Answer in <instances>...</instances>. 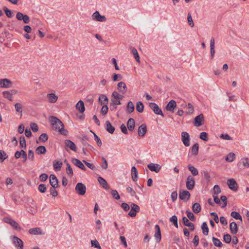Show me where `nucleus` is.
<instances>
[{"mask_svg":"<svg viewBox=\"0 0 249 249\" xmlns=\"http://www.w3.org/2000/svg\"><path fill=\"white\" fill-rule=\"evenodd\" d=\"M50 121L54 130L60 132L63 135L67 136L68 132L64 128V124L59 119L54 116H51Z\"/></svg>","mask_w":249,"mask_h":249,"instance_id":"obj_1","label":"nucleus"},{"mask_svg":"<svg viewBox=\"0 0 249 249\" xmlns=\"http://www.w3.org/2000/svg\"><path fill=\"white\" fill-rule=\"evenodd\" d=\"M75 190L78 194L81 196H83L86 193V187L83 183L78 182L76 185Z\"/></svg>","mask_w":249,"mask_h":249,"instance_id":"obj_2","label":"nucleus"},{"mask_svg":"<svg viewBox=\"0 0 249 249\" xmlns=\"http://www.w3.org/2000/svg\"><path fill=\"white\" fill-rule=\"evenodd\" d=\"M149 107L153 111V112L157 115H160L162 117L164 115L162 113L161 109L159 107L158 105L155 103H150L149 104Z\"/></svg>","mask_w":249,"mask_h":249,"instance_id":"obj_3","label":"nucleus"},{"mask_svg":"<svg viewBox=\"0 0 249 249\" xmlns=\"http://www.w3.org/2000/svg\"><path fill=\"white\" fill-rule=\"evenodd\" d=\"M92 19L93 20L100 21V22H105L107 20V18L105 16L101 15L99 12L97 11H95L92 15Z\"/></svg>","mask_w":249,"mask_h":249,"instance_id":"obj_4","label":"nucleus"},{"mask_svg":"<svg viewBox=\"0 0 249 249\" xmlns=\"http://www.w3.org/2000/svg\"><path fill=\"white\" fill-rule=\"evenodd\" d=\"M130 206L131 209L128 213V214L130 217H133L136 215L137 213L140 211V208L138 205L135 203H131Z\"/></svg>","mask_w":249,"mask_h":249,"instance_id":"obj_5","label":"nucleus"},{"mask_svg":"<svg viewBox=\"0 0 249 249\" xmlns=\"http://www.w3.org/2000/svg\"><path fill=\"white\" fill-rule=\"evenodd\" d=\"M5 222L9 224L15 230L18 231H20L21 229L18 224L16 221L10 218H5Z\"/></svg>","mask_w":249,"mask_h":249,"instance_id":"obj_6","label":"nucleus"},{"mask_svg":"<svg viewBox=\"0 0 249 249\" xmlns=\"http://www.w3.org/2000/svg\"><path fill=\"white\" fill-rule=\"evenodd\" d=\"M12 241L14 245L18 249H23V242L21 239L18 237L14 236L12 237Z\"/></svg>","mask_w":249,"mask_h":249,"instance_id":"obj_7","label":"nucleus"},{"mask_svg":"<svg viewBox=\"0 0 249 249\" xmlns=\"http://www.w3.org/2000/svg\"><path fill=\"white\" fill-rule=\"evenodd\" d=\"M18 91L16 89H11L8 91H4L2 92L3 97L8 99L9 101L13 100V95L17 94Z\"/></svg>","mask_w":249,"mask_h":249,"instance_id":"obj_8","label":"nucleus"},{"mask_svg":"<svg viewBox=\"0 0 249 249\" xmlns=\"http://www.w3.org/2000/svg\"><path fill=\"white\" fill-rule=\"evenodd\" d=\"M195 185V181L194 178L192 176H189L187 178L186 188L189 190H192L194 189Z\"/></svg>","mask_w":249,"mask_h":249,"instance_id":"obj_9","label":"nucleus"},{"mask_svg":"<svg viewBox=\"0 0 249 249\" xmlns=\"http://www.w3.org/2000/svg\"><path fill=\"white\" fill-rule=\"evenodd\" d=\"M204 121V115L203 114H200L196 116L194 121V125L195 126H200L202 124V122Z\"/></svg>","mask_w":249,"mask_h":249,"instance_id":"obj_10","label":"nucleus"},{"mask_svg":"<svg viewBox=\"0 0 249 249\" xmlns=\"http://www.w3.org/2000/svg\"><path fill=\"white\" fill-rule=\"evenodd\" d=\"M227 184L230 189L233 191H236L238 189V185L235 180L233 179H229L227 180Z\"/></svg>","mask_w":249,"mask_h":249,"instance_id":"obj_11","label":"nucleus"},{"mask_svg":"<svg viewBox=\"0 0 249 249\" xmlns=\"http://www.w3.org/2000/svg\"><path fill=\"white\" fill-rule=\"evenodd\" d=\"M190 193L186 190L180 191L179 193V198L180 199L187 201L189 199L190 197Z\"/></svg>","mask_w":249,"mask_h":249,"instance_id":"obj_12","label":"nucleus"},{"mask_svg":"<svg viewBox=\"0 0 249 249\" xmlns=\"http://www.w3.org/2000/svg\"><path fill=\"white\" fill-rule=\"evenodd\" d=\"M12 85V82L7 79H2L0 80V88H11Z\"/></svg>","mask_w":249,"mask_h":249,"instance_id":"obj_13","label":"nucleus"},{"mask_svg":"<svg viewBox=\"0 0 249 249\" xmlns=\"http://www.w3.org/2000/svg\"><path fill=\"white\" fill-rule=\"evenodd\" d=\"M181 140L183 144L186 146H188L190 145V136L189 134L186 132H182L181 133Z\"/></svg>","mask_w":249,"mask_h":249,"instance_id":"obj_14","label":"nucleus"},{"mask_svg":"<svg viewBox=\"0 0 249 249\" xmlns=\"http://www.w3.org/2000/svg\"><path fill=\"white\" fill-rule=\"evenodd\" d=\"M177 107V104L175 101L172 100L170 101L166 106V109L167 111L174 112L175 108Z\"/></svg>","mask_w":249,"mask_h":249,"instance_id":"obj_15","label":"nucleus"},{"mask_svg":"<svg viewBox=\"0 0 249 249\" xmlns=\"http://www.w3.org/2000/svg\"><path fill=\"white\" fill-rule=\"evenodd\" d=\"M147 167L151 171H154L156 173L159 172L161 169V166L159 164L153 163L148 164Z\"/></svg>","mask_w":249,"mask_h":249,"instance_id":"obj_16","label":"nucleus"},{"mask_svg":"<svg viewBox=\"0 0 249 249\" xmlns=\"http://www.w3.org/2000/svg\"><path fill=\"white\" fill-rule=\"evenodd\" d=\"M156 231L154 234V237L156 240L157 243H159L161 240V232L160 227L158 225H156L155 226Z\"/></svg>","mask_w":249,"mask_h":249,"instance_id":"obj_17","label":"nucleus"},{"mask_svg":"<svg viewBox=\"0 0 249 249\" xmlns=\"http://www.w3.org/2000/svg\"><path fill=\"white\" fill-rule=\"evenodd\" d=\"M29 233L32 235H42L45 234L44 232H42L41 228L38 227L29 229Z\"/></svg>","mask_w":249,"mask_h":249,"instance_id":"obj_18","label":"nucleus"},{"mask_svg":"<svg viewBox=\"0 0 249 249\" xmlns=\"http://www.w3.org/2000/svg\"><path fill=\"white\" fill-rule=\"evenodd\" d=\"M71 162L74 165L81 169L82 170L84 171L86 170V168L80 160L75 158H73L71 160Z\"/></svg>","mask_w":249,"mask_h":249,"instance_id":"obj_19","label":"nucleus"},{"mask_svg":"<svg viewBox=\"0 0 249 249\" xmlns=\"http://www.w3.org/2000/svg\"><path fill=\"white\" fill-rule=\"evenodd\" d=\"M147 132V127L145 124L141 125L138 129V133L140 137H143L145 135Z\"/></svg>","mask_w":249,"mask_h":249,"instance_id":"obj_20","label":"nucleus"},{"mask_svg":"<svg viewBox=\"0 0 249 249\" xmlns=\"http://www.w3.org/2000/svg\"><path fill=\"white\" fill-rule=\"evenodd\" d=\"M50 183L53 187H58V181L54 175H51L50 176Z\"/></svg>","mask_w":249,"mask_h":249,"instance_id":"obj_21","label":"nucleus"},{"mask_svg":"<svg viewBox=\"0 0 249 249\" xmlns=\"http://www.w3.org/2000/svg\"><path fill=\"white\" fill-rule=\"evenodd\" d=\"M117 89L120 92H122L123 94H124L126 93L127 90L126 86L124 82H120L118 83Z\"/></svg>","mask_w":249,"mask_h":249,"instance_id":"obj_22","label":"nucleus"},{"mask_svg":"<svg viewBox=\"0 0 249 249\" xmlns=\"http://www.w3.org/2000/svg\"><path fill=\"white\" fill-rule=\"evenodd\" d=\"M182 222L184 225L189 228V229L191 231H193L195 229V226L193 223L190 222L188 219L186 217L182 218Z\"/></svg>","mask_w":249,"mask_h":249,"instance_id":"obj_23","label":"nucleus"},{"mask_svg":"<svg viewBox=\"0 0 249 249\" xmlns=\"http://www.w3.org/2000/svg\"><path fill=\"white\" fill-rule=\"evenodd\" d=\"M65 145L66 147L70 148L71 150L76 151V147L73 142L70 140H66L65 141Z\"/></svg>","mask_w":249,"mask_h":249,"instance_id":"obj_24","label":"nucleus"},{"mask_svg":"<svg viewBox=\"0 0 249 249\" xmlns=\"http://www.w3.org/2000/svg\"><path fill=\"white\" fill-rule=\"evenodd\" d=\"M47 98L48 99V102L51 103H55L58 99L57 96L53 93L48 94L47 95Z\"/></svg>","mask_w":249,"mask_h":249,"instance_id":"obj_25","label":"nucleus"},{"mask_svg":"<svg viewBox=\"0 0 249 249\" xmlns=\"http://www.w3.org/2000/svg\"><path fill=\"white\" fill-rule=\"evenodd\" d=\"M98 181L102 186L106 190L109 189V186L107 183V181L102 177H99L98 178Z\"/></svg>","mask_w":249,"mask_h":249,"instance_id":"obj_26","label":"nucleus"},{"mask_svg":"<svg viewBox=\"0 0 249 249\" xmlns=\"http://www.w3.org/2000/svg\"><path fill=\"white\" fill-rule=\"evenodd\" d=\"M214 44V38L213 37L211 38L210 41V52L211 59H213V58L215 54Z\"/></svg>","mask_w":249,"mask_h":249,"instance_id":"obj_27","label":"nucleus"},{"mask_svg":"<svg viewBox=\"0 0 249 249\" xmlns=\"http://www.w3.org/2000/svg\"><path fill=\"white\" fill-rule=\"evenodd\" d=\"M230 229L232 234H236L238 232V227L235 222H232L230 224Z\"/></svg>","mask_w":249,"mask_h":249,"instance_id":"obj_28","label":"nucleus"},{"mask_svg":"<svg viewBox=\"0 0 249 249\" xmlns=\"http://www.w3.org/2000/svg\"><path fill=\"white\" fill-rule=\"evenodd\" d=\"M76 108L80 113H83L85 110L84 102L80 100L76 105Z\"/></svg>","mask_w":249,"mask_h":249,"instance_id":"obj_29","label":"nucleus"},{"mask_svg":"<svg viewBox=\"0 0 249 249\" xmlns=\"http://www.w3.org/2000/svg\"><path fill=\"white\" fill-rule=\"evenodd\" d=\"M138 172L137 168L135 166H133L131 168L132 179L134 181H136L138 179Z\"/></svg>","mask_w":249,"mask_h":249,"instance_id":"obj_30","label":"nucleus"},{"mask_svg":"<svg viewBox=\"0 0 249 249\" xmlns=\"http://www.w3.org/2000/svg\"><path fill=\"white\" fill-rule=\"evenodd\" d=\"M127 128L129 131H132L135 127V121L133 118H130L127 123Z\"/></svg>","mask_w":249,"mask_h":249,"instance_id":"obj_31","label":"nucleus"},{"mask_svg":"<svg viewBox=\"0 0 249 249\" xmlns=\"http://www.w3.org/2000/svg\"><path fill=\"white\" fill-rule=\"evenodd\" d=\"M201 210V207L199 203H195L192 206V210L195 213H199Z\"/></svg>","mask_w":249,"mask_h":249,"instance_id":"obj_32","label":"nucleus"},{"mask_svg":"<svg viewBox=\"0 0 249 249\" xmlns=\"http://www.w3.org/2000/svg\"><path fill=\"white\" fill-rule=\"evenodd\" d=\"M135 107L131 101H129L128 102L127 105L126 106V111L128 113H131L134 111Z\"/></svg>","mask_w":249,"mask_h":249,"instance_id":"obj_33","label":"nucleus"},{"mask_svg":"<svg viewBox=\"0 0 249 249\" xmlns=\"http://www.w3.org/2000/svg\"><path fill=\"white\" fill-rule=\"evenodd\" d=\"M106 129L110 134H113L115 130V128L111 125L108 121H106Z\"/></svg>","mask_w":249,"mask_h":249,"instance_id":"obj_34","label":"nucleus"},{"mask_svg":"<svg viewBox=\"0 0 249 249\" xmlns=\"http://www.w3.org/2000/svg\"><path fill=\"white\" fill-rule=\"evenodd\" d=\"M46 149L44 146H39L36 149V153L37 154H44L46 153Z\"/></svg>","mask_w":249,"mask_h":249,"instance_id":"obj_35","label":"nucleus"},{"mask_svg":"<svg viewBox=\"0 0 249 249\" xmlns=\"http://www.w3.org/2000/svg\"><path fill=\"white\" fill-rule=\"evenodd\" d=\"M65 162L66 163L67 165V174L70 177H71L73 175L72 169L71 167L70 164L68 162H66V160H65Z\"/></svg>","mask_w":249,"mask_h":249,"instance_id":"obj_36","label":"nucleus"},{"mask_svg":"<svg viewBox=\"0 0 249 249\" xmlns=\"http://www.w3.org/2000/svg\"><path fill=\"white\" fill-rule=\"evenodd\" d=\"M132 53L134 55V56L137 62H140V56L136 49L133 47L130 48Z\"/></svg>","mask_w":249,"mask_h":249,"instance_id":"obj_37","label":"nucleus"},{"mask_svg":"<svg viewBox=\"0 0 249 249\" xmlns=\"http://www.w3.org/2000/svg\"><path fill=\"white\" fill-rule=\"evenodd\" d=\"M136 108L138 112L140 113L142 112L144 108V106L143 103L141 101L138 102L136 104Z\"/></svg>","mask_w":249,"mask_h":249,"instance_id":"obj_38","label":"nucleus"},{"mask_svg":"<svg viewBox=\"0 0 249 249\" xmlns=\"http://www.w3.org/2000/svg\"><path fill=\"white\" fill-rule=\"evenodd\" d=\"M99 100L101 105H106L108 102V98L104 94H102L99 97Z\"/></svg>","mask_w":249,"mask_h":249,"instance_id":"obj_39","label":"nucleus"},{"mask_svg":"<svg viewBox=\"0 0 249 249\" xmlns=\"http://www.w3.org/2000/svg\"><path fill=\"white\" fill-rule=\"evenodd\" d=\"M235 158V155L233 153H230L225 158V160L228 162L233 161Z\"/></svg>","mask_w":249,"mask_h":249,"instance_id":"obj_40","label":"nucleus"},{"mask_svg":"<svg viewBox=\"0 0 249 249\" xmlns=\"http://www.w3.org/2000/svg\"><path fill=\"white\" fill-rule=\"evenodd\" d=\"M201 229L202 230L203 233L205 235H207L209 233V228L206 222H204L202 223Z\"/></svg>","mask_w":249,"mask_h":249,"instance_id":"obj_41","label":"nucleus"},{"mask_svg":"<svg viewBox=\"0 0 249 249\" xmlns=\"http://www.w3.org/2000/svg\"><path fill=\"white\" fill-rule=\"evenodd\" d=\"M199 145L197 143H196L193 145L192 147L191 152L192 154L196 156L198 154Z\"/></svg>","mask_w":249,"mask_h":249,"instance_id":"obj_42","label":"nucleus"},{"mask_svg":"<svg viewBox=\"0 0 249 249\" xmlns=\"http://www.w3.org/2000/svg\"><path fill=\"white\" fill-rule=\"evenodd\" d=\"M188 168L193 176H196L198 175V172L196 168L194 166L191 165H189L188 166Z\"/></svg>","mask_w":249,"mask_h":249,"instance_id":"obj_43","label":"nucleus"},{"mask_svg":"<svg viewBox=\"0 0 249 249\" xmlns=\"http://www.w3.org/2000/svg\"><path fill=\"white\" fill-rule=\"evenodd\" d=\"M231 216L235 219H238L242 221V218L239 213L233 211L231 213Z\"/></svg>","mask_w":249,"mask_h":249,"instance_id":"obj_44","label":"nucleus"},{"mask_svg":"<svg viewBox=\"0 0 249 249\" xmlns=\"http://www.w3.org/2000/svg\"><path fill=\"white\" fill-rule=\"evenodd\" d=\"M14 106L16 111L20 113V116H21L22 112V106L21 104L19 103H17L15 104Z\"/></svg>","mask_w":249,"mask_h":249,"instance_id":"obj_45","label":"nucleus"},{"mask_svg":"<svg viewBox=\"0 0 249 249\" xmlns=\"http://www.w3.org/2000/svg\"><path fill=\"white\" fill-rule=\"evenodd\" d=\"M212 240L215 246L217 247H221L222 246V243L218 238L213 237Z\"/></svg>","mask_w":249,"mask_h":249,"instance_id":"obj_46","label":"nucleus"},{"mask_svg":"<svg viewBox=\"0 0 249 249\" xmlns=\"http://www.w3.org/2000/svg\"><path fill=\"white\" fill-rule=\"evenodd\" d=\"M3 9L7 17L11 18L13 17V12L10 10L8 9L6 7L4 6Z\"/></svg>","mask_w":249,"mask_h":249,"instance_id":"obj_47","label":"nucleus"},{"mask_svg":"<svg viewBox=\"0 0 249 249\" xmlns=\"http://www.w3.org/2000/svg\"><path fill=\"white\" fill-rule=\"evenodd\" d=\"M7 158L8 156L6 153L3 150H0V161L3 162Z\"/></svg>","mask_w":249,"mask_h":249,"instance_id":"obj_48","label":"nucleus"},{"mask_svg":"<svg viewBox=\"0 0 249 249\" xmlns=\"http://www.w3.org/2000/svg\"><path fill=\"white\" fill-rule=\"evenodd\" d=\"M19 144L21 148L26 147V141L23 136H21L19 138Z\"/></svg>","mask_w":249,"mask_h":249,"instance_id":"obj_49","label":"nucleus"},{"mask_svg":"<svg viewBox=\"0 0 249 249\" xmlns=\"http://www.w3.org/2000/svg\"><path fill=\"white\" fill-rule=\"evenodd\" d=\"M169 220L171 222H172L176 228H178V218L177 216L173 215L170 218Z\"/></svg>","mask_w":249,"mask_h":249,"instance_id":"obj_50","label":"nucleus"},{"mask_svg":"<svg viewBox=\"0 0 249 249\" xmlns=\"http://www.w3.org/2000/svg\"><path fill=\"white\" fill-rule=\"evenodd\" d=\"M122 79V76L119 74L114 73L112 76V79L113 81H120Z\"/></svg>","mask_w":249,"mask_h":249,"instance_id":"obj_51","label":"nucleus"},{"mask_svg":"<svg viewBox=\"0 0 249 249\" xmlns=\"http://www.w3.org/2000/svg\"><path fill=\"white\" fill-rule=\"evenodd\" d=\"M231 236L229 234L227 233L224 235L223 240L226 243H230L231 242Z\"/></svg>","mask_w":249,"mask_h":249,"instance_id":"obj_52","label":"nucleus"},{"mask_svg":"<svg viewBox=\"0 0 249 249\" xmlns=\"http://www.w3.org/2000/svg\"><path fill=\"white\" fill-rule=\"evenodd\" d=\"M111 194L112 196L117 200H118L120 198V195H119L118 192L115 190H112L111 191Z\"/></svg>","mask_w":249,"mask_h":249,"instance_id":"obj_53","label":"nucleus"},{"mask_svg":"<svg viewBox=\"0 0 249 249\" xmlns=\"http://www.w3.org/2000/svg\"><path fill=\"white\" fill-rule=\"evenodd\" d=\"M199 137L201 140L204 141H208V134L205 132L200 133Z\"/></svg>","mask_w":249,"mask_h":249,"instance_id":"obj_54","label":"nucleus"},{"mask_svg":"<svg viewBox=\"0 0 249 249\" xmlns=\"http://www.w3.org/2000/svg\"><path fill=\"white\" fill-rule=\"evenodd\" d=\"M186 213L187 217L190 220L193 221L195 220V215L191 212H190L189 211H186Z\"/></svg>","mask_w":249,"mask_h":249,"instance_id":"obj_55","label":"nucleus"},{"mask_svg":"<svg viewBox=\"0 0 249 249\" xmlns=\"http://www.w3.org/2000/svg\"><path fill=\"white\" fill-rule=\"evenodd\" d=\"M48 139V137L47 134L46 133H42L40 135V136L39 137V140L42 142H46Z\"/></svg>","mask_w":249,"mask_h":249,"instance_id":"obj_56","label":"nucleus"},{"mask_svg":"<svg viewBox=\"0 0 249 249\" xmlns=\"http://www.w3.org/2000/svg\"><path fill=\"white\" fill-rule=\"evenodd\" d=\"M187 20H188V23H189V25L191 27H194V22H193V20L191 15V14L190 13H189L188 14V15H187Z\"/></svg>","mask_w":249,"mask_h":249,"instance_id":"obj_57","label":"nucleus"},{"mask_svg":"<svg viewBox=\"0 0 249 249\" xmlns=\"http://www.w3.org/2000/svg\"><path fill=\"white\" fill-rule=\"evenodd\" d=\"M57 187H53L52 186L50 188V191L51 195H52L53 196L55 197L58 195L57 191L55 190V188Z\"/></svg>","mask_w":249,"mask_h":249,"instance_id":"obj_58","label":"nucleus"},{"mask_svg":"<svg viewBox=\"0 0 249 249\" xmlns=\"http://www.w3.org/2000/svg\"><path fill=\"white\" fill-rule=\"evenodd\" d=\"M227 197L225 196H222L220 197V201L223 202V204L221 206L222 208L225 207L227 205Z\"/></svg>","mask_w":249,"mask_h":249,"instance_id":"obj_59","label":"nucleus"},{"mask_svg":"<svg viewBox=\"0 0 249 249\" xmlns=\"http://www.w3.org/2000/svg\"><path fill=\"white\" fill-rule=\"evenodd\" d=\"M46 186L44 184H39L38 187L39 191L42 193H45L46 191Z\"/></svg>","mask_w":249,"mask_h":249,"instance_id":"obj_60","label":"nucleus"},{"mask_svg":"<svg viewBox=\"0 0 249 249\" xmlns=\"http://www.w3.org/2000/svg\"><path fill=\"white\" fill-rule=\"evenodd\" d=\"M112 96L114 98L113 99H122L123 98L122 96L116 91L112 92Z\"/></svg>","mask_w":249,"mask_h":249,"instance_id":"obj_61","label":"nucleus"},{"mask_svg":"<svg viewBox=\"0 0 249 249\" xmlns=\"http://www.w3.org/2000/svg\"><path fill=\"white\" fill-rule=\"evenodd\" d=\"M62 164V162L57 161L53 164V167L55 170H60Z\"/></svg>","mask_w":249,"mask_h":249,"instance_id":"obj_62","label":"nucleus"},{"mask_svg":"<svg viewBox=\"0 0 249 249\" xmlns=\"http://www.w3.org/2000/svg\"><path fill=\"white\" fill-rule=\"evenodd\" d=\"M108 109L107 106L106 105H104L101 108V112L103 115H105L107 114Z\"/></svg>","mask_w":249,"mask_h":249,"instance_id":"obj_63","label":"nucleus"},{"mask_svg":"<svg viewBox=\"0 0 249 249\" xmlns=\"http://www.w3.org/2000/svg\"><path fill=\"white\" fill-rule=\"evenodd\" d=\"M213 193L214 195H217L221 193V189L218 185H215L213 187Z\"/></svg>","mask_w":249,"mask_h":249,"instance_id":"obj_64","label":"nucleus"}]
</instances>
